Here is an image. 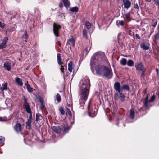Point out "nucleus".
<instances>
[{
	"mask_svg": "<svg viewBox=\"0 0 159 159\" xmlns=\"http://www.w3.org/2000/svg\"><path fill=\"white\" fill-rule=\"evenodd\" d=\"M51 128L57 134H60L61 133V128L59 126H52Z\"/></svg>",
	"mask_w": 159,
	"mask_h": 159,
	"instance_id": "nucleus-10",
	"label": "nucleus"
},
{
	"mask_svg": "<svg viewBox=\"0 0 159 159\" xmlns=\"http://www.w3.org/2000/svg\"><path fill=\"white\" fill-rule=\"evenodd\" d=\"M15 81L20 86H22L23 85V82L21 79L18 77L15 78Z\"/></svg>",
	"mask_w": 159,
	"mask_h": 159,
	"instance_id": "nucleus-18",
	"label": "nucleus"
},
{
	"mask_svg": "<svg viewBox=\"0 0 159 159\" xmlns=\"http://www.w3.org/2000/svg\"><path fill=\"white\" fill-rule=\"evenodd\" d=\"M81 88V92L80 94V102L81 107L84 104L86 101L87 99L89 93L90 87L89 80L87 77H85L82 79L80 85Z\"/></svg>",
	"mask_w": 159,
	"mask_h": 159,
	"instance_id": "nucleus-2",
	"label": "nucleus"
},
{
	"mask_svg": "<svg viewBox=\"0 0 159 159\" xmlns=\"http://www.w3.org/2000/svg\"><path fill=\"white\" fill-rule=\"evenodd\" d=\"M62 126V130L64 132L67 133L70 129L69 127L66 124H63Z\"/></svg>",
	"mask_w": 159,
	"mask_h": 159,
	"instance_id": "nucleus-13",
	"label": "nucleus"
},
{
	"mask_svg": "<svg viewBox=\"0 0 159 159\" xmlns=\"http://www.w3.org/2000/svg\"><path fill=\"white\" fill-rule=\"evenodd\" d=\"M59 45L60 46H61V44H60V43H59Z\"/></svg>",
	"mask_w": 159,
	"mask_h": 159,
	"instance_id": "nucleus-55",
	"label": "nucleus"
},
{
	"mask_svg": "<svg viewBox=\"0 0 159 159\" xmlns=\"http://www.w3.org/2000/svg\"><path fill=\"white\" fill-rule=\"evenodd\" d=\"M73 63L70 61L68 64V70L70 72H72L73 67L72 66Z\"/></svg>",
	"mask_w": 159,
	"mask_h": 159,
	"instance_id": "nucleus-22",
	"label": "nucleus"
},
{
	"mask_svg": "<svg viewBox=\"0 0 159 159\" xmlns=\"http://www.w3.org/2000/svg\"><path fill=\"white\" fill-rule=\"evenodd\" d=\"M67 43L73 47H74L75 44V40L72 36H71V38H70L69 39Z\"/></svg>",
	"mask_w": 159,
	"mask_h": 159,
	"instance_id": "nucleus-15",
	"label": "nucleus"
},
{
	"mask_svg": "<svg viewBox=\"0 0 159 159\" xmlns=\"http://www.w3.org/2000/svg\"><path fill=\"white\" fill-rule=\"evenodd\" d=\"M61 72L62 73H64V67H63V66L61 65Z\"/></svg>",
	"mask_w": 159,
	"mask_h": 159,
	"instance_id": "nucleus-44",
	"label": "nucleus"
},
{
	"mask_svg": "<svg viewBox=\"0 0 159 159\" xmlns=\"http://www.w3.org/2000/svg\"><path fill=\"white\" fill-rule=\"evenodd\" d=\"M134 112L133 108H131L130 111V117L131 119H133L134 117Z\"/></svg>",
	"mask_w": 159,
	"mask_h": 159,
	"instance_id": "nucleus-26",
	"label": "nucleus"
},
{
	"mask_svg": "<svg viewBox=\"0 0 159 159\" xmlns=\"http://www.w3.org/2000/svg\"><path fill=\"white\" fill-rule=\"evenodd\" d=\"M78 8L77 7H75L71 8L70 9V11L72 12H76L78 11Z\"/></svg>",
	"mask_w": 159,
	"mask_h": 159,
	"instance_id": "nucleus-29",
	"label": "nucleus"
},
{
	"mask_svg": "<svg viewBox=\"0 0 159 159\" xmlns=\"http://www.w3.org/2000/svg\"><path fill=\"white\" fill-rule=\"evenodd\" d=\"M142 73L141 74V76H142L143 77H144V75H145L144 72L145 71H142Z\"/></svg>",
	"mask_w": 159,
	"mask_h": 159,
	"instance_id": "nucleus-47",
	"label": "nucleus"
},
{
	"mask_svg": "<svg viewBox=\"0 0 159 159\" xmlns=\"http://www.w3.org/2000/svg\"><path fill=\"white\" fill-rule=\"evenodd\" d=\"M136 37L137 38L139 39H140V37L139 36V35L138 34H136Z\"/></svg>",
	"mask_w": 159,
	"mask_h": 159,
	"instance_id": "nucleus-46",
	"label": "nucleus"
},
{
	"mask_svg": "<svg viewBox=\"0 0 159 159\" xmlns=\"http://www.w3.org/2000/svg\"><path fill=\"white\" fill-rule=\"evenodd\" d=\"M155 4L159 7V0H153Z\"/></svg>",
	"mask_w": 159,
	"mask_h": 159,
	"instance_id": "nucleus-38",
	"label": "nucleus"
},
{
	"mask_svg": "<svg viewBox=\"0 0 159 159\" xmlns=\"http://www.w3.org/2000/svg\"><path fill=\"white\" fill-rule=\"evenodd\" d=\"M85 51H86V52H87V50H88V48H87L85 49Z\"/></svg>",
	"mask_w": 159,
	"mask_h": 159,
	"instance_id": "nucleus-53",
	"label": "nucleus"
},
{
	"mask_svg": "<svg viewBox=\"0 0 159 159\" xmlns=\"http://www.w3.org/2000/svg\"><path fill=\"white\" fill-rule=\"evenodd\" d=\"M90 104L89 103L88 104V112H89V115L91 116V117H93L94 116H92L91 115V113H90Z\"/></svg>",
	"mask_w": 159,
	"mask_h": 159,
	"instance_id": "nucleus-34",
	"label": "nucleus"
},
{
	"mask_svg": "<svg viewBox=\"0 0 159 159\" xmlns=\"http://www.w3.org/2000/svg\"><path fill=\"white\" fill-rule=\"evenodd\" d=\"M85 25L86 28L90 30L91 27V24L89 22L87 21L85 22Z\"/></svg>",
	"mask_w": 159,
	"mask_h": 159,
	"instance_id": "nucleus-28",
	"label": "nucleus"
},
{
	"mask_svg": "<svg viewBox=\"0 0 159 159\" xmlns=\"http://www.w3.org/2000/svg\"><path fill=\"white\" fill-rule=\"evenodd\" d=\"M61 28V26L59 25L54 23L53 24V32L55 35L57 37L59 36V33L58 31L59 29Z\"/></svg>",
	"mask_w": 159,
	"mask_h": 159,
	"instance_id": "nucleus-6",
	"label": "nucleus"
},
{
	"mask_svg": "<svg viewBox=\"0 0 159 159\" xmlns=\"http://www.w3.org/2000/svg\"><path fill=\"white\" fill-rule=\"evenodd\" d=\"M67 112L68 114H69V115L70 116H71L72 115H71V112L70 110L68 109V108H67Z\"/></svg>",
	"mask_w": 159,
	"mask_h": 159,
	"instance_id": "nucleus-40",
	"label": "nucleus"
},
{
	"mask_svg": "<svg viewBox=\"0 0 159 159\" xmlns=\"http://www.w3.org/2000/svg\"><path fill=\"white\" fill-rule=\"evenodd\" d=\"M157 23V21L156 20H154L153 21V23L152 25L154 27H155L156 26Z\"/></svg>",
	"mask_w": 159,
	"mask_h": 159,
	"instance_id": "nucleus-35",
	"label": "nucleus"
},
{
	"mask_svg": "<svg viewBox=\"0 0 159 159\" xmlns=\"http://www.w3.org/2000/svg\"><path fill=\"white\" fill-rule=\"evenodd\" d=\"M124 5L125 8L128 9L130 7L131 3L129 0H126L124 2Z\"/></svg>",
	"mask_w": 159,
	"mask_h": 159,
	"instance_id": "nucleus-17",
	"label": "nucleus"
},
{
	"mask_svg": "<svg viewBox=\"0 0 159 159\" xmlns=\"http://www.w3.org/2000/svg\"><path fill=\"white\" fill-rule=\"evenodd\" d=\"M135 67L137 70L139 71H145L146 69L144 67V65L141 62H139L136 64Z\"/></svg>",
	"mask_w": 159,
	"mask_h": 159,
	"instance_id": "nucleus-4",
	"label": "nucleus"
},
{
	"mask_svg": "<svg viewBox=\"0 0 159 159\" xmlns=\"http://www.w3.org/2000/svg\"><path fill=\"white\" fill-rule=\"evenodd\" d=\"M8 40V38L6 37L3 39L2 43L0 44V49H3L5 47L7 42Z\"/></svg>",
	"mask_w": 159,
	"mask_h": 159,
	"instance_id": "nucleus-11",
	"label": "nucleus"
},
{
	"mask_svg": "<svg viewBox=\"0 0 159 159\" xmlns=\"http://www.w3.org/2000/svg\"><path fill=\"white\" fill-rule=\"evenodd\" d=\"M100 56L96 55L95 57L92 56L90 61L91 69L93 72L95 70L97 75L103 76L108 79L111 78L112 76L111 70L106 66L98 63L96 58Z\"/></svg>",
	"mask_w": 159,
	"mask_h": 159,
	"instance_id": "nucleus-1",
	"label": "nucleus"
},
{
	"mask_svg": "<svg viewBox=\"0 0 159 159\" xmlns=\"http://www.w3.org/2000/svg\"><path fill=\"white\" fill-rule=\"evenodd\" d=\"M156 70L157 72V74L159 75V70L157 68L156 69Z\"/></svg>",
	"mask_w": 159,
	"mask_h": 159,
	"instance_id": "nucleus-51",
	"label": "nucleus"
},
{
	"mask_svg": "<svg viewBox=\"0 0 159 159\" xmlns=\"http://www.w3.org/2000/svg\"><path fill=\"white\" fill-rule=\"evenodd\" d=\"M134 7L136 9H139V6L137 4H136L135 5Z\"/></svg>",
	"mask_w": 159,
	"mask_h": 159,
	"instance_id": "nucleus-48",
	"label": "nucleus"
},
{
	"mask_svg": "<svg viewBox=\"0 0 159 159\" xmlns=\"http://www.w3.org/2000/svg\"><path fill=\"white\" fill-rule=\"evenodd\" d=\"M25 84L26 86L28 91L29 92H32L33 91V89L31 88L30 85L28 84V82L25 83Z\"/></svg>",
	"mask_w": 159,
	"mask_h": 159,
	"instance_id": "nucleus-24",
	"label": "nucleus"
},
{
	"mask_svg": "<svg viewBox=\"0 0 159 159\" xmlns=\"http://www.w3.org/2000/svg\"><path fill=\"white\" fill-rule=\"evenodd\" d=\"M7 83H6L5 84H3L2 85V90H6L7 89Z\"/></svg>",
	"mask_w": 159,
	"mask_h": 159,
	"instance_id": "nucleus-32",
	"label": "nucleus"
},
{
	"mask_svg": "<svg viewBox=\"0 0 159 159\" xmlns=\"http://www.w3.org/2000/svg\"><path fill=\"white\" fill-rule=\"evenodd\" d=\"M57 62L59 64L61 65L63 64V62H61V54L59 53H58L57 55Z\"/></svg>",
	"mask_w": 159,
	"mask_h": 159,
	"instance_id": "nucleus-23",
	"label": "nucleus"
},
{
	"mask_svg": "<svg viewBox=\"0 0 159 159\" xmlns=\"http://www.w3.org/2000/svg\"><path fill=\"white\" fill-rule=\"evenodd\" d=\"M117 25L118 26H119V25L121 26H123L124 25V23L123 21L120 20L119 22L117 21L116 22Z\"/></svg>",
	"mask_w": 159,
	"mask_h": 159,
	"instance_id": "nucleus-33",
	"label": "nucleus"
},
{
	"mask_svg": "<svg viewBox=\"0 0 159 159\" xmlns=\"http://www.w3.org/2000/svg\"><path fill=\"white\" fill-rule=\"evenodd\" d=\"M155 38L157 39L159 38V33L156 34L155 36Z\"/></svg>",
	"mask_w": 159,
	"mask_h": 159,
	"instance_id": "nucleus-42",
	"label": "nucleus"
},
{
	"mask_svg": "<svg viewBox=\"0 0 159 159\" xmlns=\"http://www.w3.org/2000/svg\"><path fill=\"white\" fill-rule=\"evenodd\" d=\"M64 6L66 8H68L70 5V3L68 0H62Z\"/></svg>",
	"mask_w": 159,
	"mask_h": 159,
	"instance_id": "nucleus-19",
	"label": "nucleus"
},
{
	"mask_svg": "<svg viewBox=\"0 0 159 159\" xmlns=\"http://www.w3.org/2000/svg\"><path fill=\"white\" fill-rule=\"evenodd\" d=\"M36 121H38L39 120V116L38 115V114H36Z\"/></svg>",
	"mask_w": 159,
	"mask_h": 159,
	"instance_id": "nucleus-45",
	"label": "nucleus"
},
{
	"mask_svg": "<svg viewBox=\"0 0 159 159\" xmlns=\"http://www.w3.org/2000/svg\"><path fill=\"white\" fill-rule=\"evenodd\" d=\"M59 111L62 115H64L65 114V111L63 109H60Z\"/></svg>",
	"mask_w": 159,
	"mask_h": 159,
	"instance_id": "nucleus-41",
	"label": "nucleus"
},
{
	"mask_svg": "<svg viewBox=\"0 0 159 159\" xmlns=\"http://www.w3.org/2000/svg\"><path fill=\"white\" fill-rule=\"evenodd\" d=\"M119 86L120 89H121L122 92H123V89H125L127 91L129 90V88L128 85H123L122 87H120V84L118 82H116L114 85V88H116V87Z\"/></svg>",
	"mask_w": 159,
	"mask_h": 159,
	"instance_id": "nucleus-5",
	"label": "nucleus"
},
{
	"mask_svg": "<svg viewBox=\"0 0 159 159\" xmlns=\"http://www.w3.org/2000/svg\"><path fill=\"white\" fill-rule=\"evenodd\" d=\"M5 103L7 106L8 107H11L12 106V101L10 98L7 99Z\"/></svg>",
	"mask_w": 159,
	"mask_h": 159,
	"instance_id": "nucleus-14",
	"label": "nucleus"
},
{
	"mask_svg": "<svg viewBox=\"0 0 159 159\" xmlns=\"http://www.w3.org/2000/svg\"><path fill=\"white\" fill-rule=\"evenodd\" d=\"M4 140L5 139L4 138H3L1 136L0 137V144L2 143Z\"/></svg>",
	"mask_w": 159,
	"mask_h": 159,
	"instance_id": "nucleus-36",
	"label": "nucleus"
},
{
	"mask_svg": "<svg viewBox=\"0 0 159 159\" xmlns=\"http://www.w3.org/2000/svg\"><path fill=\"white\" fill-rule=\"evenodd\" d=\"M32 122L31 120H27V121L26 122V128L27 129H30L31 126V123Z\"/></svg>",
	"mask_w": 159,
	"mask_h": 159,
	"instance_id": "nucleus-25",
	"label": "nucleus"
},
{
	"mask_svg": "<svg viewBox=\"0 0 159 159\" xmlns=\"http://www.w3.org/2000/svg\"><path fill=\"white\" fill-rule=\"evenodd\" d=\"M25 33V36H26V37L27 38V36L26 32Z\"/></svg>",
	"mask_w": 159,
	"mask_h": 159,
	"instance_id": "nucleus-54",
	"label": "nucleus"
},
{
	"mask_svg": "<svg viewBox=\"0 0 159 159\" xmlns=\"http://www.w3.org/2000/svg\"><path fill=\"white\" fill-rule=\"evenodd\" d=\"M54 98L55 100H56L57 101L58 103H59L61 101V96L59 93H57L56 95Z\"/></svg>",
	"mask_w": 159,
	"mask_h": 159,
	"instance_id": "nucleus-20",
	"label": "nucleus"
},
{
	"mask_svg": "<svg viewBox=\"0 0 159 159\" xmlns=\"http://www.w3.org/2000/svg\"><path fill=\"white\" fill-rule=\"evenodd\" d=\"M23 99L25 108V109L26 111L30 114V116L28 120L32 121V115L29 104L27 102V100L25 97H24Z\"/></svg>",
	"mask_w": 159,
	"mask_h": 159,
	"instance_id": "nucleus-3",
	"label": "nucleus"
},
{
	"mask_svg": "<svg viewBox=\"0 0 159 159\" xmlns=\"http://www.w3.org/2000/svg\"><path fill=\"white\" fill-rule=\"evenodd\" d=\"M141 48L144 50H147L149 49V46L148 45H146L144 43H142L141 45Z\"/></svg>",
	"mask_w": 159,
	"mask_h": 159,
	"instance_id": "nucleus-21",
	"label": "nucleus"
},
{
	"mask_svg": "<svg viewBox=\"0 0 159 159\" xmlns=\"http://www.w3.org/2000/svg\"><path fill=\"white\" fill-rule=\"evenodd\" d=\"M83 36L84 37L87 39V31L85 29H84L83 30Z\"/></svg>",
	"mask_w": 159,
	"mask_h": 159,
	"instance_id": "nucleus-31",
	"label": "nucleus"
},
{
	"mask_svg": "<svg viewBox=\"0 0 159 159\" xmlns=\"http://www.w3.org/2000/svg\"><path fill=\"white\" fill-rule=\"evenodd\" d=\"M127 65L129 66H132L134 65V62L131 60H129L127 63Z\"/></svg>",
	"mask_w": 159,
	"mask_h": 159,
	"instance_id": "nucleus-30",
	"label": "nucleus"
},
{
	"mask_svg": "<svg viewBox=\"0 0 159 159\" xmlns=\"http://www.w3.org/2000/svg\"><path fill=\"white\" fill-rule=\"evenodd\" d=\"M115 98L116 99H117L118 97V94L117 93H115L114 95Z\"/></svg>",
	"mask_w": 159,
	"mask_h": 159,
	"instance_id": "nucleus-43",
	"label": "nucleus"
},
{
	"mask_svg": "<svg viewBox=\"0 0 159 159\" xmlns=\"http://www.w3.org/2000/svg\"><path fill=\"white\" fill-rule=\"evenodd\" d=\"M63 6V5H62V4L61 2H60V3L59 4V7H60V8H61Z\"/></svg>",
	"mask_w": 159,
	"mask_h": 159,
	"instance_id": "nucleus-50",
	"label": "nucleus"
},
{
	"mask_svg": "<svg viewBox=\"0 0 159 159\" xmlns=\"http://www.w3.org/2000/svg\"><path fill=\"white\" fill-rule=\"evenodd\" d=\"M155 95H153L151 97L150 100L148 101V97H146L144 100V103L145 106V107H148V102H152L154 101L155 99Z\"/></svg>",
	"mask_w": 159,
	"mask_h": 159,
	"instance_id": "nucleus-7",
	"label": "nucleus"
},
{
	"mask_svg": "<svg viewBox=\"0 0 159 159\" xmlns=\"http://www.w3.org/2000/svg\"><path fill=\"white\" fill-rule=\"evenodd\" d=\"M120 63L123 66L127 64V60L125 58H122L120 61Z\"/></svg>",
	"mask_w": 159,
	"mask_h": 159,
	"instance_id": "nucleus-27",
	"label": "nucleus"
},
{
	"mask_svg": "<svg viewBox=\"0 0 159 159\" xmlns=\"http://www.w3.org/2000/svg\"><path fill=\"white\" fill-rule=\"evenodd\" d=\"M125 16L124 18L125 20L129 22L131 20L130 15L129 13H128L124 15Z\"/></svg>",
	"mask_w": 159,
	"mask_h": 159,
	"instance_id": "nucleus-16",
	"label": "nucleus"
},
{
	"mask_svg": "<svg viewBox=\"0 0 159 159\" xmlns=\"http://www.w3.org/2000/svg\"><path fill=\"white\" fill-rule=\"evenodd\" d=\"M39 102L41 103L42 105H43V100L42 99H40L39 100Z\"/></svg>",
	"mask_w": 159,
	"mask_h": 159,
	"instance_id": "nucleus-49",
	"label": "nucleus"
},
{
	"mask_svg": "<svg viewBox=\"0 0 159 159\" xmlns=\"http://www.w3.org/2000/svg\"><path fill=\"white\" fill-rule=\"evenodd\" d=\"M148 2H150L152 0H145Z\"/></svg>",
	"mask_w": 159,
	"mask_h": 159,
	"instance_id": "nucleus-52",
	"label": "nucleus"
},
{
	"mask_svg": "<svg viewBox=\"0 0 159 159\" xmlns=\"http://www.w3.org/2000/svg\"><path fill=\"white\" fill-rule=\"evenodd\" d=\"M7 120V119L5 117H0V121H4Z\"/></svg>",
	"mask_w": 159,
	"mask_h": 159,
	"instance_id": "nucleus-37",
	"label": "nucleus"
},
{
	"mask_svg": "<svg viewBox=\"0 0 159 159\" xmlns=\"http://www.w3.org/2000/svg\"><path fill=\"white\" fill-rule=\"evenodd\" d=\"M5 24L0 22V27L2 28H3L5 26Z\"/></svg>",
	"mask_w": 159,
	"mask_h": 159,
	"instance_id": "nucleus-39",
	"label": "nucleus"
},
{
	"mask_svg": "<svg viewBox=\"0 0 159 159\" xmlns=\"http://www.w3.org/2000/svg\"><path fill=\"white\" fill-rule=\"evenodd\" d=\"M11 61H8L5 62L4 64L3 67L4 68L8 71H10L11 70Z\"/></svg>",
	"mask_w": 159,
	"mask_h": 159,
	"instance_id": "nucleus-9",
	"label": "nucleus"
},
{
	"mask_svg": "<svg viewBox=\"0 0 159 159\" xmlns=\"http://www.w3.org/2000/svg\"><path fill=\"white\" fill-rule=\"evenodd\" d=\"M15 130L17 132L21 131V125L20 123L16 124L14 127Z\"/></svg>",
	"mask_w": 159,
	"mask_h": 159,
	"instance_id": "nucleus-12",
	"label": "nucleus"
},
{
	"mask_svg": "<svg viewBox=\"0 0 159 159\" xmlns=\"http://www.w3.org/2000/svg\"><path fill=\"white\" fill-rule=\"evenodd\" d=\"M119 87V86H117L116 87V88H114V89L116 91L118 92L120 95V97L121 98V101L123 102L124 101V98L125 97V96L122 93V92L121 89H120Z\"/></svg>",
	"mask_w": 159,
	"mask_h": 159,
	"instance_id": "nucleus-8",
	"label": "nucleus"
}]
</instances>
